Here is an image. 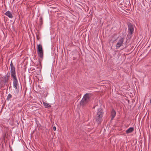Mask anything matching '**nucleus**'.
<instances>
[{
	"instance_id": "nucleus-1",
	"label": "nucleus",
	"mask_w": 151,
	"mask_h": 151,
	"mask_svg": "<svg viewBox=\"0 0 151 151\" xmlns=\"http://www.w3.org/2000/svg\"><path fill=\"white\" fill-rule=\"evenodd\" d=\"M10 65L11 68V73L12 77L14 78L13 86L15 88V91L16 93H17L19 92V90L18 89V81L15 75V68L12 62H11Z\"/></svg>"
},
{
	"instance_id": "nucleus-2",
	"label": "nucleus",
	"mask_w": 151,
	"mask_h": 151,
	"mask_svg": "<svg viewBox=\"0 0 151 151\" xmlns=\"http://www.w3.org/2000/svg\"><path fill=\"white\" fill-rule=\"evenodd\" d=\"M102 110L101 109L99 108L98 110L97 114L95 116L94 121L96 122L98 124H99L102 121Z\"/></svg>"
},
{
	"instance_id": "nucleus-3",
	"label": "nucleus",
	"mask_w": 151,
	"mask_h": 151,
	"mask_svg": "<svg viewBox=\"0 0 151 151\" xmlns=\"http://www.w3.org/2000/svg\"><path fill=\"white\" fill-rule=\"evenodd\" d=\"M90 95V94L87 93L84 95L80 102L81 105L84 106L89 102Z\"/></svg>"
},
{
	"instance_id": "nucleus-4",
	"label": "nucleus",
	"mask_w": 151,
	"mask_h": 151,
	"mask_svg": "<svg viewBox=\"0 0 151 151\" xmlns=\"http://www.w3.org/2000/svg\"><path fill=\"white\" fill-rule=\"evenodd\" d=\"M37 50L39 56L41 58H42L43 55V51L42 45L40 44H37Z\"/></svg>"
},
{
	"instance_id": "nucleus-5",
	"label": "nucleus",
	"mask_w": 151,
	"mask_h": 151,
	"mask_svg": "<svg viewBox=\"0 0 151 151\" xmlns=\"http://www.w3.org/2000/svg\"><path fill=\"white\" fill-rule=\"evenodd\" d=\"M128 29L129 32V35H128V38L130 39L131 37V35L134 31L133 26L131 24H129L128 25Z\"/></svg>"
},
{
	"instance_id": "nucleus-6",
	"label": "nucleus",
	"mask_w": 151,
	"mask_h": 151,
	"mask_svg": "<svg viewBox=\"0 0 151 151\" xmlns=\"http://www.w3.org/2000/svg\"><path fill=\"white\" fill-rule=\"evenodd\" d=\"M8 80V76H7V77L6 75V77L5 78H2L1 79V82L0 83L1 84V85L2 86H3L4 85L6 84V83H7Z\"/></svg>"
},
{
	"instance_id": "nucleus-7",
	"label": "nucleus",
	"mask_w": 151,
	"mask_h": 151,
	"mask_svg": "<svg viewBox=\"0 0 151 151\" xmlns=\"http://www.w3.org/2000/svg\"><path fill=\"white\" fill-rule=\"evenodd\" d=\"M124 40V38H121L119 40L116 45V49L119 48L120 46L122 45Z\"/></svg>"
},
{
	"instance_id": "nucleus-8",
	"label": "nucleus",
	"mask_w": 151,
	"mask_h": 151,
	"mask_svg": "<svg viewBox=\"0 0 151 151\" xmlns=\"http://www.w3.org/2000/svg\"><path fill=\"white\" fill-rule=\"evenodd\" d=\"M5 14L10 18H12V15L9 11H7L5 13Z\"/></svg>"
},
{
	"instance_id": "nucleus-9",
	"label": "nucleus",
	"mask_w": 151,
	"mask_h": 151,
	"mask_svg": "<svg viewBox=\"0 0 151 151\" xmlns=\"http://www.w3.org/2000/svg\"><path fill=\"white\" fill-rule=\"evenodd\" d=\"M134 128L133 127H130L126 131L127 133H130L133 131Z\"/></svg>"
},
{
	"instance_id": "nucleus-10",
	"label": "nucleus",
	"mask_w": 151,
	"mask_h": 151,
	"mask_svg": "<svg viewBox=\"0 0 151 151\" xmlns=\"http://www.w3.org/2000/svg\"><path fill=\"white\" fill-rule=\"evenodd\" d=\"M116 112L114 110H113L111 112V115L112 116V118L111 119H112L113 118H114L116 115Z\"/></svg>"
},
{
	"instance_id": "nucleus-11",
	"label": "nucleus",
	"mask_w": 151,
	"mask_h": 151,
	"mask_svg": "<svg viewBox=\"0 0 151 151\" xmlns=\"http://www.w3.org/2000/svg\"><path fill=\"white\" fill-rule=\"evenodd\" d=\"M43 104L45 108L49 107H50L51 106L50 105H49L48 104L44 102L43 103Z\"/></svg>"
},
{
	"instance_id": "nucleus-12",
	"label": "nucleus",
	"mask_w": 151,
	"mask_h": 151,
	"mask_svg": "<svg viewBox=\"0 0 151 151\" xmlns=\"http://www.w3.org/2000/svg\"><path fill=\"white\" fill-rule=\"evenodd\" d=\"M12 95L11 94H9L8 95V96L7 97V99H10L12 97Z\"/></svg>"
},
{
	"instance_id": "nucleus-13",
	"label": "nucleus",
	"mask_w": 151,
	"mask_h": 151,
	"mask_svg": "<svg viewBox=\"0 0 151 151\" xmlns=\"http://www.w3.org/2000/svg\"><path fill=\"white\" fill-rule=\"evenodd\" d=\"M40 23L41 24H42V17L40 18Z\"/></svg>"
},
{
	"instance_id": "nucleus-14",
	"label": "nucleus",
	"mask_w": 151,
	"mask_h": 151,
	"mask_svg": "<svg viewBox=\"0 0 151 151\" xmlns=\"http://www.w3.org/2000/svg\"><path fill=\"white\" fill-rule=\"evenodd\" d=\"M53 129L54 131H55L56 130V127H53Z\"/></svg>"
},
{
	"instance_id": "nucleus-15",
	"label": "nucleus",
	"mask_w": 151,
	"mask_h": 151,
	"mask_svg": "<svg viewBox=\"0 0 151 151\" xmlns=\"http://www.w3.org/2000/svg\"><path fill=\"white\" fill-rule=\"evenodd\" d=\"M150 103L151 104V99L150 100Z\"/></svg>"
},
{
	"instance_id": "nucleus-16",
	"label": "nucleus",
	"mask_w": 151,
	"mask_h": 151,
	"mask_svg": "<svg viewBox=\"0 0 151 151\" xmlns=\"http://www.w3.org/2000/svg\"><path fill=\"white\" fill-rule=\"evenodd\" d=\"M127 40H128L127 41H126V42H127Z\"/></svg>"
}]
</instances>
